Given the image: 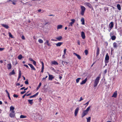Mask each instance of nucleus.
<instances>
[{
	"instance_id": "obj_2",
	"label": "nucleus",
	"mask_w": 122,
	"mask_h": 122,
	"mask_svg": "<svg viewBox=\"0 0 122 122\" xmlns=\"http://www.w3.org/2000/svg\"><path fill=\"white\" fill-rule=\"evenodd\" d=\"M9 116L11 118H14L15 117V111H11L9 114Z\"/></svg>"
},
{
	"instance_id": "obj_15",
	"label": "nucleus",
	"mask_w": 122,
	"mask_h": 122,
	"mask_svg": "<svg viewBox=\"0 0 122 122\" xmlns=\"http://www.w3.org/2000/svg\"><path fill=\"white\" fill-rule=\"evenodd\" d=\"M74 54L79 59H81V57L79 55L76 53H74Z\"/></svg>"
},
{
	"instance_id": "obj_28",
	"label": "nucleus",
	"mask_w": 122,
	"mask_h": 122,
	"mask_svg": "<svg viewBox=\"0 0 122 122\" xmlns=\"http://www.w3.org/2000/svg\"><path fill=\"white\" fill-rule=\"evenodd\" d=\"M62 25H58L57 26V29H61L62 28Z\"/></svg>"
},
{
	"instance_id": "obj_17",
	"label": "nucleus",
	"mask_w": 122,
	"mask_h": 122,
	"mask_svg": "<svg viewBox=\"0 0 122 122\" xmlns=\"http://www.w3.org/2000/svg\"><path fill=\"white\" fill-rule=\"evenodd\" d=\"M63 43L61 42H59L56 44L57 46H60Z\"/></svg>"
},
{
	"instance_id": "obj_12",
	"label": "nucleus",
	"mask_w": 122,
	"mask_h": 122,
	"mask_svg": "<svg viewBox=\"0 0 122 122\" xmlns=\"http://www.w3.org/2000/svg\"><path fill=\"white\" fill-rule=\"evenodd\" d=\"M7 67L8 69L9 70L10 69L11 67V64L10 63H9L7 65Z\"/></svg>"
},
{
	"instance_id": "obj_56",
	"label": "nucleus",
	"mask_w": 122,
	"mask_h": 122,
	"mask_svg": "<svg viewBox=\"0 0 122 122\" xmlns=\"http://www.w3.org/2000/svg\"><path fill=\"white\" fill-rule=\"evenodd\" d=\"M24 66H25L27 68H28V66L27 65H26V64H24Z\"/></svg>"
},
{
	"instance_id": "obj_57",
	"label": "nucleus",
	"mask_w": 122,
	"mask_h": 122,
	"mask_svg": "<svg viewBox=\"0 0 122 122\" xmlns=\"http://www.w3.org/2000/svg\"><path fill=\"white\" fill-rule=\"evenodd\" d=\"M20 77H18L17 79V82H18V81L19 80V79L20 78Z\"/></svg>"
},
{
	"instance_id": "obj_30",
	"label": "nucleus",
	"mask_w": 122,
	"mask_h": 122,
	"mask_svg": "<svg viewBox=\"0 0 122 122\" xmlns=\"http://www.w3.org/2000/svg\"><path fill=\"white\" fill-rule=\"evenodd\" d=\"M113 45L114 47L115 48H116L117 47V44L116 42L114 43L113 44Z\"/></svg>"
},
{
	"instance_id": "obj_25",
	"label": "nucleus",
	"mask_w": 122,
	"mask_h": 122,
	"mask_svg": "<svg viewBox=\"0 0 122 122\" xmlns=\"http://www.w3.org/2000/svg\"><path fill=\"white\" fill-rule=\"evenodd\" d=\"M41 82L40 83L39 85L36 88V90H38V89H39L40 88V86H41Z\"/></svg>"
},
{
	"instance_id": "obj_34",
	"label": "nucleus",
	"mask_w": 122,
	"mask_h": 122,
	"mask_svg": "<svg viewBox=\"0 0 122 122\" xmlns=\"http://www.w3.org/2000/svg\"><path fill=\"white\" fill-rule=\"evenodd\" d=\"M38 42L41 43H42L43 42V41L41 39H39L38 40Z\"/></svg>"
},
{
	"instance_id": "obj_29",
	"label": "nucleus",
	"mask_w": 122,
	"mask_h": 122,
	"mask_svg": "<svg viewBox=\"0 0 122 122\" xmlns=\"http://www.w3.org/2000/svg\"><path fill=\"white\" fill-rule=\"evenodd\" d=\"M116 36H112L111 37V39L112 40H115L116 38Z\"/></svg>"
},
{
	"instance_id": "obj_54",
	"label": "nucleus",
	"mask_w": 122,
	"mask_h": 122,
	"mask_svg": "<svg viewBox=\"0 0 122 122\" xmlns=\"http://www.w3.org/2000/svg\"><path fill=\"white\" fill-rule=\"evenodd\" d=\"M38 92H37L35 94H34L35 96V97L38 94Z\"/></svg>"
},
{
	"instance_id": "obj_44",
	"label": "nucleus",
	"mask_w": 122,
	"mask_h": 122,
	"mask_svg": "<svg viewBox=\"0 0 122 122\" xmlns=\"http://www.w3.org/2000/svg\"><path fill=\"white\" fill-rule=\"evenodd\" d=\"M85 53L86 55H87L88 54V51L87 50H86L85 51Z\"/></svg>"
},
{
	"instance_id": "obj_43",
	"label": "nucleus",
	"mask_w": 122,
	"mask_h": 122,
	"mask_svg": "<svg viewBox=\"0 0 122 122\" xmlns=\"http://www.w3.org/2000/svg\"><path fill=\"white\" fill-rule=\"evenodd\" d=\"M13 97H16V98H17V97H18V95H16L15 94H14L13 95Z\"/></svg>"
},
{
	"instance_id": "obj_21",
	"label": "nucleus",
	"mask_w": 122,
	"mask_h": 122,
	"mask_svg": "<svg viewBox=\"0 0 122 122\" xmlns=\"http://www.w3.org/2000/svg\"><path fill=\"white\" fill-rule=\"evenodd\" d=\"M15 108L13 106H10V111H14V109Z\"/></svg>"
},
{
	"instance_id": "obj_26",
	"label": "nucleus",
	"mask_w": 122,
	"mask_h": 122,
	"mask_svg": "<svg viewBox=\"0 0 122 122\" xmlns=\"http://www.w3.org/2000/svg\"><path fill=\"white\" fill-rule=\"evenodd\" d=\"M117 9L119 10H121V6L119 4H117Z\"/></svg>"
},
{
	"instance_id": "obj_20",
	"label": "nucleus",
	"mask_w": 122,
	"mask_h": 122,
	"mask_svg": "<svg viewBox=\"0 0 122 122\" xmlns=\"http://www.w3.org/2000/svg\"><path fill=\"white\" fill-rule=\"evenodd\" d=\"M71 21H72L70 23V25L71 26H72V24H73V23H74L75 21V20L74 19H72L71 20Z\"/></svg>"
},
{
	"instance_id": "obj_36",
	"label": "nucleus",
	"mask_w": 122,
	"mask_h": 122,
	"mask_svg": "<svg viewBox=\"0 0 122 122\" xmlns=\"http://www.w3.org/2000/svg\"><path fill=\"white\" fill-rule=\"evenodd\" d=\"M87 122H90L91 120V117H89L88 118H87Z\"/></svg>"
},
{
	"instance_id": "obj_49",
	"label": "nucleus",
	"mask_w": 122,
	"mask_h": 122,
	"mask_svg": "<svg viewBox=\"0 0 122 122\" xmlns=\"http://www.w3.org/2000/svg\"><path fill=\"white\" fill-rule=\"evenodd\" d=\"M35 97V96L34 95H32V96H30V97H29V98H32V97Z\"/></svg>"
},
{
	"instance_id": "obj_62",
	"label": "nucleus",
	"mask_w": 122,
	"mask_h": 122,
	"mask_svg": "<svg viewBox=\"0 0 122 122\" xmlns=\"http://www.w3.org/2000/svg\"><path fill=\"white\" fill-rule=\"evenodd\" d=\"M107 71V69H106L104 70V72L105 73H106Z\"/></svg>"
},
{
	"instance_id": "obj_64",
	"label": "nucleus",
	"mask_w": 122,
	"mask_h": 122,
	"mask_svg": "<svg viewBox=\"0 0 122 122\" xmlns=\"http://www.w3.org/2000/svg\"><path fill=\"white\" fill-rule=\"evenodd\" d=\"M31 93H29V94H27V95H26V96H29L30 95H31Z\"/></svg>"
},
{
	"instance_id": "obj_4",
	"label": "nucleus",
	"mask_w": 122,
	"mask_h": 122,
	"mask_svg": "<svg viewBox=\"0 0 122 122\" xmlns=\"http://www.w3.org/2000/svg\"><path fill=\"white\" fill-rule=\"evenodd\" d=\"M109 59V56L108 53L106 54L105 58V62L106 63H107Z\"/></svg>"
},
{
	"instance_id": "obj_59",
	"label": "nucleus",
	"mask_w": 122,
	"mask_h": 122,
	"mask_svg": "<svg viewBox=\"0 0 122 122\" xmlns=\"http://www.w3.org/2000/svg\"><path fill=\"white\" fill-rule=\"evenodd\" d=\"M21 38H22V39H23V40H25V37L24 36H22V37Z\"/></svg>"
},
{
	"instance_id": "obj_47",
	"label": "nucleus",
	"mask_w": 122,
	"mask_h": 122,
	"mask_svg": "<svg viewBox=\"0 0 122 122\" xmlns=\"http://www.w3.org/2000/svg\"><path fill=\"white\" fill-rule=\"evenodd\" d=\"M11 2H12V3L13 5H15V2L14 1H11Z\"/></svg>"
},
{
	"instance_id": "obj_61",
	"label": "nucleus",
	"mask_w": 122,
	"mask_h": 122,
	"mask_svg": "<svg viewBox=\"0 0 122 122\" xmlns=\"http://www.w3.org/2000/svg\"><path fill=\"white\" fill-rule=\"evenodd\" d=\"M25 88V87H23L21 88L20 89V90H23V89H24Z\"/></svg>"
},
{
	"instance_id": "obj_6",
	"label": "nucleus",
	"mask_w": 122,
	"mask_h": 122,
	"mask_svg": "<svg viewBox=\"0 0 122 122\" xmlns=\"http://www.w3.org/2000/svg\"><path fill=\"white\" fill-rule=\"evenodd\" d=\"M114 24L113 22H111L109 25V27L110 29V30H111L113 27Z\"/></svg>"
},
{
	"instance_id": "obj_24",
	"label": "nucleus",
	"mask_w": 122,
	"mask_h": 122,
	"mask_svg": "<svg viewBox=\"0 0 122 122\" xmlns=\"http://www.w3.org/2000/svg\"><path fill=\"white\" fill-rule=\"evenodd\" d=\"M41 63L42 64L41 72H42L44 69V63L42 61L41 62Z\"/></svg>"
},
{
	"instance_id": "obj_14",
	"label": "nucleus",
	"mask_w": 122,
	"mask_h": 122,
	"mask_svg": "<svg viewBox=\"0 0 122 122\" xmlns=\"http://www.w3.org/2000/svg\"><path fill=\"white\" fill-rule=\"evenodd\" d=\"M85 4V5H86L89 8H90L91 6V4L88 3H86Z\"/></svg>"
},
{
	"instance_id": "obj_9",
	"label": "nucleus",
	"mask_w": 122,
	"mask_h": 122,
	"mask_svg": "<svg viewBox=\"0 0 122 122\" xmlns=\"http://www.w3.org/2000/svg\"><path fill=\"white\" fill-rule=\"evenodd\" d=\"M81 36L83 39H84L86 37H85V34L83 32V31L81 32Z\"/></svg>"
},
{
	"instance_id": "obj_60",
	"label": "nucleus",
	"mask_w": 122,
	"mask_h": 122,
	"mask_svg": "<svg viewBox=\"0 0 122 122\" xmlns=\"http://www.w3.org/2000/svg\"><path fill=\"white\" fill-rule=\"evenodd\" d=\"M5 91L6 92V93H7V95H8L9 94V92H8V91H7V90H5Z\"/></svg>"
},
{
	"instance_id": "obj_63",
	"label": "nucleus",
	"mask_w": 122,
	"mask_h": 122,
	"mask_svg": "<svg viewBox=\"0 0 122 122\" xmlns=\"http://www.w3.org/2000/svg\"><path fill=\"white\" fill-rule=\"evenodd\" d=\"M20 85V84L19 83H17L16 84V85L17 86H19Z\"/></svg>"
},
{
	"instance_id": "obj_42",
	"label": "nucleus",
	"mask_w": 122,
	"mask_h": 122,
	"mask_svg": "<svg viewBox=\"0 0 122 122\" xmlns=\"http://www.w3.org/2000/svg\"><path fill=\"white\" fill-rule=\"evenodd\" d=\"M32 62H33V64L35 66H36V61L34 60Z\"/></svg>"
},
{
	"instance_id": "obj_46",
	"label": "nucleus",
	"mask_w": 122,
	"mask_h": 122,
	"mask_svg": "<svg viewBox=\"0 0 122 122\" xmlns=\"http://www.w3.org/2000/svg\"><path fill=\"white\" fill-rule=\"evenodd\" d=\"M25 84L27 85L28 84V82L27 81H25Z\"/></svg>"
},
{
	"instance_id": "obj_45",
	"label": "nucleus",
	"mask_w": 122,
	"mask_h": 122,
	"mask_svg": "<svg viewBox=\"0 0 122 122\" xmlns=\"http://www.w3.org/2000/svg\"><path fill=\"white\" fill-rule=\"evenodd\" d=\"M66 49H64V55L66 54Z\"/></svg>"
},
{
	"instance_id": "obj_53",
	"label": "nucleus",
	"mask_w": 122,
	"mask_h": 122,
	"mask_svg": "<svg viewBox=\"0 0 122 122\" xmlns=\"http://www.w3.org/2000/svg\"><path fill=\"white\" fill-rule=\"evenodd\" d=\"M29 60L31 61H33L34 60L32 59L31 58H29Z\"/></svg>"
},
{
	"instance_id": "obj_52",
	"label": "nucleus",
	"mask_w": 122,
	"mask_h": 122,
	"mask_svg": "<svg viewBox=\"0 0 122 122\" xmlns=\"http://www.w3.org/2000/svg\"><path fill=\"white\" fill-rule=\"evenodd\" d=\"M89 101H89L88 102L85 104V105H87L89 104Z\"/></svg>"
},
{
	"instance_id": "obj_40",
	"label": "nucleus",
	"mask_w": 122,
	"mask_h": 122,
	"mask_svg": "<svg viewBox=\"0 0 122 122\" xmlns=\"http://www.w3.org/2000/svg\"><path fill=\"white\" fill-rule=\"evenodd\" d=\"M38 11L39 12H41V11H42V12H41V13H43L44 12V11L43 10H41V9H40L38 10Z\"/></svg>"
},
{
	"instance_id": "obj_35",
	"label": "nucleus",
	"mask_w": 122,
	"mask_h": 122,
	"mask_svg": "<svg viewBox=\"0 0 122 122\" xmlns=\"http://www.w3.org/2000/svg\"><path fill=\"white\" fill-rule=\"evenodd\" d=\"M9 37L12 38H13V37L10 32H9Z\"/></svg>"
},
{
	"instance_id": "obj_37",
	"label": "nucleus",
	"mask_w": 122,
	"mask_h": 122,
	"mask_svg": "<svg viewBox=\"0 0 122 122\" xmlns=\"http://www.w3.org/2000/svg\"><path fill=\"white\" fill-rule=\"evenodd\" d=\"M26 117L25 116H24L23 115H20V118H26Z\"/></svg>"
},
{
	"instance_id": "obj_19",
	"label": "nucleus",
	"mask_w": 122,
	"mask_h": 122,
	"mask_svg": "<svg viewBox=\"0 0 122 122\" xmlns=\"http://www.w3.org/2000/svg\"><path fill=\"white\" fill-rule=\"evenodd\" d=\"M51 63L52 64L54 65H58V63L55 61H52L51 62Z\"/></svg>"
},
{
	"instance_id": "obj_13",
	"label": "nucleus",
	"mask_w": 122,
	"mask_h": 122,
	"mask_svg": "<svg viewBox=\"0 0 122 122\" xmlns=\"http://www.w3.org/2000/svg\"><path fill=\"white\" fill-rule=\"evenodd\" d=\"M1 25L3 26V27H4L6 29H8L9 28V26L6 24H2Z\"/></svg>"
},
{
	"instance_id": "obj_8",
	"label": "nucleus",
	"mask_w": 122,
	"mask_h": 122,
	"mask_svg": "<svg viewBox=\"0 0 122 122\" xmlns=\"http://www.w3.org/2000/svg\"><path fill=\"white\" fill-rule=\"evenodd\" d=\"M117 91H116L114 92L113 95L112 96V97H113L114 98H116L117 97Z\"/></svg>"
},
{
	"instance_id": "obj_48",
	"label": "nucleus",
	"mask_w": 122,
	"mask_h": 122,
	"mask_svg": "<svg viewBox=\"0 0 122 122\" xmlns=\"http://www.w3.org/2000/svg\"><path fill=\"white\" fill-rule=\"evenodd\" d=\"M25 92H26V91H24L21 92H20V93H21V94H24V93H25Z\"/></svg>"
},
{
	"instance_id": "obj_58",
	"label": "nucleus",
	"mask_w": 122,
	"mask_h": 122,
	"mask_svg": "<svg viewBox=\"0 0 122 122\" xmlns=\"http://www.w3.org/2000/svg\"><path fill=\"white\" fill-rule=\"evenodd\" d=\"M8 95V97L9 98V99L10 100H11V98H10V97L9 94L8 95Z\"/></svg>"
},
{
	"instance_id": "obj_50",
	"label": "nucleus",
	"mask_w": 122,
	"mask_h": 122,
	"mask_svg": "<svg viewBox=\"0 0 122 122\" xmlns=\"http://www.w3.org/2000/svg\"><path fill=\"white\" fill-rule=\"evenodd\" d=\"M47 77H46L45 78H43L42 79V81L44 80V81H45V79L46 78H47Z\"/></svg>"
},
{
	"instance_id": "obj_51",
	"label": "nucleus",
	"mask_w": 122,
	"mask_h": 122,
	"mask_svg": "<svg viewBox=\"0 0 122 122\" xmlns=\"http://www.w3.org/2000/svg\"><path fill=\"white\" fill-rule=\"evenodd\" d=\"M83 100V99L82 98V97H80V100H79V102H80L81 101H82V100Z\"/></svg>"
},
{
	"instance_id": "obj_10",
	"label": "nucleus",
	"mask_w": 122,
	"mask_h": 122,
	"mask_svg": "<svg viewBox=\"0 0 122 122\" xmlns=\"http://www.w3.org/2000/svg\"><path fill=\"white\" fill-rule=\"evenodd\" d=\"M87 78H86L84 80H83L81 83V85L84 84L87 81Z\"/></svg>"
},
{
	"instance_id": "obj_7",
	"label": "nucleus",
	"mask_w": 122,
	"mask_h": 122,
	"mask_svg": "<svg viewBox=\"0 0 122 122\" xmlns=\"http://www.w3.org/2000/svg\"><path fill=\"white\" fill-rule=\"evenodd\" d=\"M79 110V107L77 108L75 110V116H77L78 111Z\"/></svg>"
},
{
	"instance_id": "obj_39",
	"label": "nucleus",
	"mask_w": 122,
	"mask_h": 122,
	"mask_svg": "<svg viewBox=\"0 0 122 122\" xmlns=\"http://www.w3.org/2000/svg\"><path fill=\"white\" fill-rule=\"evenodd\" d=\"M54 78V77H49V80H52Z\"/></svg>"
},
{
	"instance_id": "obj_38",
	"label": "nucleus",
	"mask_w": 122,
	"mask_h": 122,
	"mask_svg": "<svg viewBox=\"0 0 122 122\" xmlns=\"http://www.w3.org/2000/svg\"><path fill=\"white\" fill-rule=\"evenodd\" d=\"M81 78H79L77 79L76 80V83H78L79 82V81Z\"/></svg>"
},
{
	"instance_id": "obj_32",
	"label": "nucleus",
	"mask_w": 122,
	"mask_h": 122,
	"mask_svg": "<svg viewBox=\"0 0 122 122\" xmlns=\"http://www.w3.org/2000/svg\"><path fill=\"white\" fill-rule=\"evenodd\" d=\"M15 74V72L14 71V70H13L9 74V75L10 76L11 75L13 74Z\"/></svg>"
},
{
	"instance_id": "obj_11",
	"label": "nucleus",
	"mask_w": 122,
	"mask_h": 122,
	"mask_svg": "<svg viewBox=\"0 0 122 122\" xmlns=\"http://www.w3.org/2000/svg\"><path fill=\"white\" fill-rule=\"evenodd\" d=\"M28 65L30 66L32 70H36V69L32 64H28Z\"/></svg>"
},
{
	"instance_id": "obj_23",
	"label": "nucleus",
	"mask_w": 122,
	"mask_h": 122,
	"mask_svg": "<svg viewBox=\"0 0 122 122\" xmlns=\"http://www.w3.org/2000/svg\"><path fill=\"white\" fill-rule=\"evenodd\" d=\"M23 56L22 55H20L18 56V59L20 60L22 58Z\"/></svg>"
},
{
	"instance_id": "obj_27",
	"label": "nucleus",
	"mask_w": 122,
	"mask_h": 122,
	"mask_svg": "<svg viewBox=\"0 0 122 122\" xmlns=\"http://www.w3.org/2000/svg\"><path fill=\"white\" fill-rule=\"evenodd\" d=\"M33 100H28V101L32 105L33 103Z\"/></svg>"
},
{
	"instance_id": "obj_55",
	"label": "nucleus",
	"mask_w": 122,
	"mask_h": 122,
	"mask_svg": "<svg viewBox=\"0 0 122 122\" xmlns=\"http://www.w3.org/2000/svg\"><path fill=\"white\" fill-rule=\"evenodd\" d=\"M77 44L78 45H80V41H77Z\"/></svg>"
},
{
	"instance_id": "obj_18",
	"label": "nucleus",
	"mask_w": 122,
	"mask_h": 122,
	"mask_svg": "<svg viewBox=\"0 0 122 122\" xmlns=\"http://www.w3.org/2000/svg\"><path fill=\"white\" fill-rule=\"evenodd\" d=\"M99 51H100V49L98 47H97V56H98L99 54Z\"/></svg>"
},
{
	"instance_id": "obj_16",
	"label": "nucleus",
	"mask_w": 122,
	"mask_h": 122,
	"mask_svg": "<svg viewBox=\"0 0 122 122\" xmlns=\"http://www.w3.org/2000/svg\"><path fill=\"white\" fill-rule=\"evenodd\" d=\"M81 21L82 22V24L84 25L85 24V20L83 18H82L81 19Z\"/></svg>"
},
{
	"instance_id": "obj_5",
	"label": "nucleus",
	"mask_w": 122,
	"mask_h": 122,
	"mask_svg": "<svg viewBox=\"0 0 122 122\" xmlns=\"http://www.w3.org/2000/svg\"><path fill=\"white\" fill-rule=\"evenodd\" d=\"M88 112L85 110H83L81 114V117L82 118L88 113Z\"/></svg>"
},
{
	"instance_id": "obj_3",
	"label": "nucleus",
	"mask_w": 122,
	"mask_h": 122,
	"mask_svg": "<svg viewBox=\"0 0 122 122\" xmlns=\"http://www.w3.org/2000/svg\"><path fill=\"white\" fill-rule=\"evenodd\" d=\"M81 14L82 15H83L85 11L86 10V8L84 6H81Z\"/></svg>"
},
{
	"instance_id": "obj_31",
	"label": "nucleus",
	"mask_w": 122,
	"mask_h": 122,
	"mask_svg": "<svg viewBox=\"0 0 122 122\" xmlns=\"http://www.w3.org/2000/svg\"><path fill=\"white\" fill-rule=\"evenodd\" d=\"M91 107V106H89V107H88L87 108L86 110H85L88 113V112L89 111Z\"/></svg>"
},
{
	"instance_id": "obj_1",
	"label": "nucleus",
	"mask_w": 122,
	"mask_h": 122,
	"mask_svg": "<svg viewBox=\"0 0 122 122\" xmlns=\"http://www.w3.org/2000/svg\"><path fill=\"white\" fill-rule=\"evenodd\" d=\"M100 79V77H97L95 81L94 85V87H96L97 85V84L99 82Z\"/></svg>"
},
{
	"instance_id": "obj_33",
	"label": "nucleus",
	"mask_w": 122,
	"mask_h": 122,
	"mask_svg": "<svg viewBox=\"0 0 122 122\" xmlns=\"http://www.w3.org/2000/svg\"><path fill=\"white\" fill-rule=\"evenodd\" d=\"M46 44L48 46H51L50 44L49 43V41L48 40H46Z\"/></svg>"
},
{
	"instance_id": "obj_41",
	"label": "nucleus",
	"mask_w": 122,
	"mask_h": 122,
	"mask_svg": "<svg viewBox=\"0 0 122 122\" xmlns=\"http://www.w3.org/2000/svg\"><path fill=\"white\" fill-rule=\"evenodd\" d=\"M19 74L18 76H21V71L20 70H19Z\"/></svg>"
},
{
	"instance_id": "obj_22",
	"label": "nucleus",
	"mask_w": 122,
	"mask_h": 122,
	"mask_svg": "<svg viewBox=\"0 0 122 122\" xmlns=\"http://www.w3.org/2000/svg\"><path fill=\"white\" fill-rule=\"evenodd\" d=\"M62 37L61 36H60L56 38V39L58 41H60L62 39Z\"/></svg>"
}]
</instances>
